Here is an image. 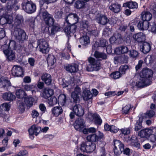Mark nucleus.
I'll use <instances>...</instances> for the list:
<instances>
[{
	"mask_svg": "<svg viewBox=\"0 0 156 156\" xmlns=\"http://www.w3.org/2000/svg\"><path fill=\"white\" fill-rule=\"evenodd\" d=\"M23 22V16L20 15L16 16L13 26L16 28L12 33L15 38L22 43L26 39V34L23 30L20 28Z\"/></svg>",
	"mask_w": 156,
	"mask_h": 156,
	"instance_id": "1",
	"label": "nucleus"
},
{
	"mask_svg": "<svg viewBox=\"0 0 156 156\" xmlns=\"http://www.w3.org/2000/svg\"><path fill=\"white\" fill-rule=\"evenodd\" d=\"M153 75L151 69L147 68L143 69L140 73V78L138 82H136V86L140 87L150 85Z\"/></svg>",
	"mask_w": 156,
	"mask_h": 156,
	"instance_id": "2",
	"label": "nucleus"
},
{
	"mask_svg": "<svg viewBox=\"0 0 156 156\" xmlns=\"http://www.w3.org/2000/svg\"><path fill=\"white\" fill-rule=\"evenodd\" d=\"M34 99L32 97H25L23 99L18 100L17 102V105L19 110L22 112L24 111L26 106L30 107L33 105Z\"/></svg>",
	"mask_w": 156,
	"mask_h": 156,
	"instance_id": "3",
	"label": "nucleus"
},
{
	"mask_svg": "<svg viewBox=\"0 0 156 156\" xmlns=\"http://www.w3.org/2000/svg\"><path fill=\"white\" fill-rule=\"evenodd\" d=\"M22 7L24 10L29 13L34 12L36 9V5L31 1L23 2L22 4Z\"/></svg>",
	"mask_w": 156,
	"mask_h": 156,
	"instance_id": "4",
	"label": "nucleus"
},
{
	"mask_svg": "<svg viewBox=\"0 0 156 156\" xmlns=\"http://www.w3.org/2000/svg\"><path fill=\"white\" fill-rule=\"evenodd\" d=\"M94 15L95 20L99 24L104 25L108 23V20L106 16L101 14L99 11H96Z\"/></svg>",
	"mask_w": 156,
	"mask_h": 156,
	"instance_id": "5",
	"label": "nucleus"
},
{
	"mask_svg": "<svg viewBox=\"0 0 156 156\" xmlns=\"http://www.w3.org/2000/svg\"><path fill=\"white\" fill-rule=\"evenodd\" d=\"M39 51L43 53H47L49 52V48L47 42L44 39H40L37 41Z\"/></svg>",
	"mask_w": 156,
	"mask_h": 156,
	"instance_id": "6",
	"label": "nucleus"
},
{
	"mask_svg": "<svg viewBox=\"0 0 156 156\" xmlns=\"http://www.w3.org/2000/svg\"><path fill=\"white\" fill-rule=\"evenodd\" d=\"M8 48L6 44L2 45V48L3 50V51L9 60L12 61L15 60L16 58L15 52L12 50L7 49Z\"/></svg>",
	"mask_w": 156,
	"mask_h": 156,
	"instance_id": "7",
	"label": "nucleus"
},
{
	"mask_svg": "<svg viewBox=\"0 0 156 156\" xmlns=\"http://www.w3.org/2000/svg\"><path fill=\"white\" fill-rule=\"evenodd\" d=\"M42 17L46 24L49 26L53 25L55 22V20L51 15L47 11H45L43 12Z\"/></svg>",
	"mask_w": 156,
	"mask_h": 156,
	"instance_id": "8",
	"label": "nucleus"
},
{
	"mask_svg": "<svg viewBox=\"0 0 156 156\" xmlns=\"http://www.w3.org/2000/svg\"><path fill=\"white\" fill-rule=\"evenodd\" d=\"M114 153L116 155H119L122 153L124 150V144L118 140H114Z\"/></svg>",
	"mask_w": 156,
	"mask_h": 156,
	"instance_id": "9",
	"label": "nucleus"
},
{
	"mask_svg": "<svg viewBox=\"0 0 156 156\" xmlns=\"http://www.w3.org/2000/svg\"><path fill=\"white\" fill-rule=\"evenodd\" d=\"M71 109L75 114L78 116H82L84 114V109L80 104L75 105Z\"/></svg>",
	"mask_w": 156,
	"mask_h": 156,
	"instance_id": "10",
	"label": "nucleus"
},
{
	"mask_svg": "<svg viewBox=\"0 0 156 156\" xmlns=\"http://www.w3.org/2000/svg\"><path fill=\"white\" fill-rule=\"evenodd\" d=\"M85 126L84 120L81 118H78L74 124L75 129L80 132H81Z\"/></svg>",
	"mask_w": 156,
	"mask_h": 156,
	"instance_id": "11",
	"label": "nucleus"
},
{
	"mask_svg": "<svg viewBox=\"0 0 156 156\" xmlns=\"http://www.w3.org/2000/svg\"><path fill=\"white\" fill-rule=\"evenodd\" d=\"M109 41L112 44L115 43L117 44H119L122 43L123 40L120 34L115 33L114 35L110 38Z\"/></svg>",
	"mask_w": 156,
	"mask_h": 156,
	"instance_id": "12",
	"label": "nucleus"
},
{
	"mask_svg": "<svg viewBox=\"0 0 156 156\" xmlns=\"http://www.w3.org/2000/svg\"><path fill=\"white\" fill-rule=\"evenodd\" d=\"M12 75L14 76L20 77L23 74V69L20 66H14L12 70Z\"/></svg>",
	"mask_w": 156,
	"mask_h": 156,
	"instance_id": "13",
	"label": "nucleus"
},
{
	"mask_svg": "<svg viewBox=\"0 0 156 156\" xmlns=\"http://www.w3.org/2000/svg\"><path fill=\"white\" fill-rule=\"evenodd\" d=\"M78 17L76 14L71 13L67 16L65 20L67 23L69 24H74L78 21Z\"/></svg>",
	"mask_w": 156,
	"mask_h": 156,
	"instance_id": "14",
	"label": "nucleus"
},
{
	"mask_svg": "<svg viewBox=\"0 0 156 156\" xmlns=\"http://www.w3.org/2000/svg\"><path fill=\"white\" fill-rule=\"evenodd\" d=\"M81 90L78 86H76L74 89V91L71 94V97L73 100V101L77 103L79 100V95H81Z\"/></svg>",
	"mask_w": 156,
	"mask_h": 156,
	"instance_id": "15",
	"label": "nucleus"
},
{
	"mask_svg": "<svg viewBox=\"0 0 156 156\" xmlns=\"http://www.w3.org/2000/svg\"><path fill=\"white\" fill-rule=\"evenodd\" d=\"M1 2L5 3L7 1L9 2L7 3L5 8V10L6 12H7L10 11L14 7L15 4L16 3V1L15 0H0Z\"/></svg>",
	"mask_w": 156,
	"mask_h": 156,
	"instance_id": "16",
	"label": "nucleus"
},
{
	"mask_svg": "<svg viewBox=\"0 0 156 156\" xmlns=\"http://www.w3.org/2000/svg\"><path fill=\"white\" fill-rule=\"evenodd\" d=\"M155 112L154 110H150L147 111L145 113H143L139 115V117L140 119V121H142L143 119L151 118L154 115Z\"/></svg>",
	"mask_w": 156,
	"mask_h": 156,
	"instance_id": "17",
	"label": "nucleus"
},
{
	"mask_svg": "<svg viewBox=\"0 0 156 156\" xmlns=\"http://www.w3.org/2000/svg\"><path fill=\"white\" fill-rule=\"evenodd\" d=\"M66 70L71 73H75L78 70V66L75 63H72L69 64L65 66Z\"/></svg>",
	"mask_w": 156,
	"mask_h": 156,
	"instance_id": "18",
	"label": "nucleus"
},
{
	"mask_svg": "<svg viewBox=\"0 0 156 156\" xmlns=\"http://www.w3.org/2000/svg\"><path fill=\"white\" fill-rule=\"evenodd\" d=\"M153 132L152 130L151 129H144L141 130L138 133V135L141 138H146L149 136L150 138V136L151 133Z\"/></svg>",
	"mask_w": 156,
	"mask_h": 156,
	"instance_id": "19",
	"label": "nucleus"
},
{
	"mask_svg": "<svg viewBox=\"0 0 156 156\" xmlns=\"http://www.w3.org/2000/svg\"><path fill=\"white\" fill-rule=\"evenodd\" d=\"M88 60L90 64L94 66L93 67L95 69V70L97 71L100 69V63L99 61H96L94 58L91 57H89Z\"/></svg>",
	"mask_w": 156,
	"mask_h": 156,
	"instance_id": "20",
	"label": "nucleus"
},
{
	"mask_svg": "<svg viewBox=\"0 0 156 156\" xmlns=\"http://www.w3.org/2000/svg\"><path fill=\"white\" fill-rule=\"evenodd\" d=\"M41 130V128L39 126L33 125L29 129L28 131L30 135L34 134L37 136Z\"/></svg>",
	"mask_w": 156,
	"mask_h": 156,
	"instance_id": "21",
	"label": "nucleus"
},
{
	"mask_svg": "<svg viewBox=\"0 0 156 156\" xmlns=\"http://www.w3.org/2000/svg\"><path fill=\"white\" fill-rule=\"evenodd\" d=\"M137 26L140 30H147L149 27V22L143 20L140 21L138 23Z\"/></svg>",
	"mask_w": 156,
	"mask_h": 156,
	"instance_id": "22",
	"label": "nucleus"
},
{
	"mask_svg": "<svg viewBox=\"0 0 156 156\" xmlns=\"http://www.w3.org/2000/svg\"><path fill=\"white\" fill-rule=\"evenodd\" d=\"M41 78L47 85H49L51 84L52 79L50 74L47 73H44L41 76Z\"/></svg>",
	"mask_w": 156,
	"mask_h": 156,
	"instance_id": "23",
	"label": "nucleus"
},
{
	"mask_svg": "<svg viewBox=\"0 0 156 156\" xmlns=\"http://www.w3.org/2000/svg\"><path fill=\"white\" fill-rule=\"evenodd\" d=\"M109 9L115 13H118L120 11L121 6L120 4L117 3H113L109 6Z\"/></svg>",
	"mask_w": 156,
	"mask_h": 156,
	"instance_id": "24",
	"label": "nucleus"
},
{
	"mask_svg": "<svg viewBox=\"0 0 156 156\" xmlns=\"http://www.w3.org/2000/svg\"><path fill=\"white\" fill-rule=\"evenodd\" d=\"M128 51V48L127 47L122 46L116 48L115 49L114 51L116 54H120L126 53Z\"/></svg>",
	"mask_w": 156,
	"mask_h": 156,
	"instance_id": "25",
	"label": "nucleus"
},
{
	"mask_svg": "<svg viewBox=\"0 0 156 156\" xmlns=\"http://www.w3.org/2000/svg\"><path fill=\"white\" fill-rule=\"evenodd\" d=\"M53 93L54 92L52 89L46 88L44 90L42 97L45 99H47L53 95Z\"/></svg>",
	"mask_w": 156,
	"mask_h": 156,
	"instance_id": "26",
	"label": "nucleus"
},
{
	"mask_svg": "<svg viewBox=\"0 0 156 156\" xmlns=\"http://www.w3.org/2000/svg\"><path fill=\"white\" fill-rule=\"evenodd\" d=\"M145 35L143 33L140 32L133 35V38L138 42H141L145 39Z\"/></svg>",
	"mask_w": 156,
	"mask_h": 156,
	"instance_id": "27",
	"label": "nucleus"
},
{
	"mask_svg": "<svg viewBox=\"0 0 156 156\" xmlns=\"http://www.w3.org/2000/svg\"><path fill=\"white\" fill-rule=\"evenodd\" d=\"M2 98L5 101H12L15 99L16 97L11 93H5L3 94Z\"/></svg>",
	"mask_w": 156,
	"mask_h": 156,
	"instance_id": "28",
	"label": "nucleus"
},
{
	"mask_svg": "<svg viewBox=\"0 0 156 156\" xmlns=\"http://www.w3.org/2000/svg\"><path fill=\"white\" fill-rule=\"evenodd\" d=\"M108 44V42L105 39H103L100 40L99 42H95L93 46L92 49L95 50L96 48L98 47H105Z\"/></svg>",
	"mask_w": 156,
	"mask_h": 156,
	"instance_id": "29",
	"label": "nucleus"
},
{
	"mask_svg": "<svg viewBox=\"0 0 156 156\" xmlns=\"http://www.w3.org/2000/svg\"><path fill=\"white\" fill-rule=\"evenodd\" d=\"M151 45L147 42H144L141 46L140 49L144 53L148 52L151 49Z\"/></svg>",
	"mask_w": 156,
	"mask_h": 156,
	"instance_id": "30",
	"label": "nucleus"
},
{
	"mask_svg": "<svg viewBox=\"0 0 156 156\" xmlns=\"http://www.w3.org/2000/svg\"><path fill=\"white\" fill-rule=\"evenodd\" d=\"M142 20L149 22L152 18V14L149 12L144 11L141 14Z\"/></svg>",
	"mask_w": 156,
	"mask_h": 156,
	"instance_id": "31",
	"label": "nucleus"
},
{
	"mask_svg": "<svg viewBox=\"0 0 156 156\" xmlns=\"http://www.w3.org/2000/svg\"><path fill=\"white\" fill-rule=\"evenodd\" d=\"M16 94L17 98L21 99H23L27 96V94L24 90L21 89L16 90Z\"/></svg>",
	"mask_w": 156,
	"mask_h": 156,
	"instance_id": "32",
	"label": "nucleus"
},
{
	"mask_svg": "<svg viewBox=\"0 0 156 156\" xmlns=\"http://www.w3.org/2000/svg\"><path fill=\"white\" fill-rule=\"evenodd\" d=\"M63 112L62 108L60 106H56L52 109V113L55 116H58Z\"/></svg>",
	"mask_w": 156,
	"mask_h": 156,
	"instance_id": "33",
	"label": "nucleus"
},
{
	"mask_svg": "<svg viewBox=\"0 0 156 156\" xmlns=\"http://www.w3.org/2000/svg\"><path fill=\"white\" fill-rule=\"evenodd\" d=\"M0 83L1 87L3 88L6 90H7L8 88L10 86V83L9 80L3 79L2 78H1Z\"/></svg>",
	"mask_w": 156,
	"mask_h": 156,
	"instance_id": "34",
	"label": "nucleus"
},
{
	"mask_svg": "<svg viewBox=\"0 0 156 156\" xmlns=\"http://www.w3.org/2000/svg\"><path fill=\"white\" fill-rule=\"evenodd\" d=\"M114 59L117 62L122 63H127L128 61V57L127 56L124 55H121L118 57H115Z\"/></svg>",
	"mask_w": 156,
	"mask_h": 156,
	"instance_id": "35",
	"label": "nucleus"
},
{
	"mask_svg": "<svg viewBox=\"0 0 156 156\" xmlns=\"http://www.w3.org/2000/svg\"><path fill=\"white\" fill-rule=\"evenodd\" d=\"M123 6L130 9H136L138 7V4L136 2H130L124 3Z\"/></svg>",
	"mask_w": 156,
	"mask_h": 156,
	"instance_id": "36",
	"label": "nucleus"
},
{
	"mask_svg": "<svg viewBox=\"0 0 156 156\" xmlns=\"http://www.w3.org/2000/svg\"><path fill=\"white\" fill-rule=\"evenodd\" d=\"M87 152L90 153L93 152L96 148V145L94 143H92L90 141H87Z\"/></svg>",
	"mask_w": 156,
	"mask_h": 156,
	"instance_id": "37",
	"label": "nucleus"
},
{
	"mask_svg": "<svg viewBox=\"0 0 156 156\" xmlns=\"http://www.w3.org/2000/svg\"><path fill=\"white\" fill-rule=\"evenodd\" d=\"M80 41L81 44L86 46L90 43L89 37L87 36H83L80 38Z\"/></svg>",
	"mask_w": 156,
	"mask_h": 156,
	"instance_id": "38",
	"label": "nucleus"
},
{
	"mask_svg": "<svg viewBox=\"0 0 156 156\" xmlns=\"http://www.w3.org/2000/svg\"><path fill=\"white\" fill-rule=\"evenodd\" d=\"M58 101L61 105H64L66 101V95L63 94H60L58 97Z\"/></svg>",
	"mask_w": 156,
	"mask_h": 156,
	"instance_id": "39",
	"label": "nucleus"
},
{
	"mask_svg": "<svg viewBox=\"0 0 156 156\" xmlns=\"http://www.w3.org/2000/svg\"><path fill=\"white\" fill-rule=\"evenodd\" d=\"M56 61V59L53 55H48L47 58V63L48 65L51 66L53 65Z\"/></svg>",
	"mask_w": 156,
	"mask_h": 156,
	"instance_id": "40",
	"label": "nucleus"
},
{
	"mask_svg": "<svg viewBox=\"0 0 156 156\" xmlns=\"http://www.w3.org/2000/svg\"><path fill=\"white\" fill-rule=\"evenodd\" d=\"M98 137L95 134L90 135L87 137V141H90L91 142H96L98 141Z\"/></svg>",
	"mask_w": 156,
	"mask_h": 156,
	"instance_id": "41",
	"label": "nucleus"
},
{
	"mask_svg": "<svg viewBox=\"0 0 156 156\" xmlns=\"http://www.w3.org/2000/svg\"><path fill=\"white\" fill-rule=\"evenodd\" d=\"M94 55L97 58H101L103 59H106L107 58V55L105 53L98 51H95Z\"/></svg>",
	"mask_w": 156,
	"mask_h": 156,
	"instance_id": "42",
	"label": "nucleus"
},
{
	"mask_svg": "<svg viewBox=\"0 0 156 156\" xmlns=\"http://www.w3.org/2000/svg\"><path fill=\"white\" fill-rule=\"evenodd\" d=\"M83 97L84 100L87 101L91 98L92 94L90 91H85L83 92Z\"/></svg>",
	"mask_w": 156,
	"mask_h": 156,
	"instance_id": "43",
	"label": "nucleus"
},
{
	"mask_svg": "<svg viewBox=\"0 0 156 156\" xmlns=\"http://www.w3.org/2000/svg\"><path fill=\"white\" fill-rule=\"evenodd\" d=\"M92 116L95 123L101 125L102 121L99 116L97 114H94Z\"/></svg>",
	"mask_w": 156,
	"mask_h": 156,
	"instance_id": "44",
	"label": "nucleus"
},
{
	"mask_svg": "<svg viewBox=\"0 0 156 156\" xmlns=\"http://www.w3.org/2000/svg\"><path fill=\"white\" fill-rule=\"evenodd\" d=\"M63 12L60 9H56L55 11L54 17L57 19H59L62 17Z\"/></svg>",
	"mask_w": 156,
	"mask_h": 156,
	"instance_id": "45",
	"label": "nucleus"
},
{
	"mask_svg": "<svg viewBox=\"0 0 156 156\" xmlns=\"http://www.w3.org/2000/svg\"><path fill=\"white\" fill-rule=\"evenodd\" d=\"M85 5V2L82 0H78L76 2L75 7L78 9L83 8Z\"/></svg>",
	"mask_w": 156,
	"mask_h": 156,
	"instance_id": "46",
	"label": "nucleus"
},
{
	"mask_svg": "<svg viewBox=\"0 0 156 156\" xmlns=\"http://www.w3.org/2000/svg\"><path fill=\"white\" fill-rule=\"evenodd\" d=\"M60 30V28L58 24L53 25L51 29V34L52 35H54L58 31Z\"/></svg>",
	"mask_w": 156,
	"mask_h": 156,
	"instance_id": "47",
	"label": "nucleus"
},
{
	"mask_svg": "<svg viewBox=\"0 0 156 156\" xmlns=\"http://www.w3.org/2000/svg\"><path fill=\"white\" fill-rule=\"evenodd\" d=\"M129 55L132 58L135 59L138 55V53L135 50H130L129 51Z\"/></svg>",
	"mask_w": 156,
	"mask_h": 156,
	"instance_id": "48",
	"label": "nucleus"
},
{
	"mask_svg": "<svg viewBox=\"0 0 156 156\" xmlns=\"http://www.w3.org/2000/svg\"><path fill=\"white\" fill-rule=\"evenodd\" d=\"M87 141L82 143L80 145V149L81 151L83 152H87Z\"/></svg>",
	"mask_w": 156,
	"mask_h": 156,
	"instance_id": "49",
	"label": "nucleus"
},
{
	"mask_svg": "<svg viewBox=\"0 0 156 156\" xmlns=\"http://www.w3.org/2000/svg\"><path fill=\"white\" fill-rule=\"evenodd\" d=\"M9 45H7L8 48L7 49L10 50V49H15L16 48V43L13 40H10L8 44Z\"/></svg>",
	"mask_w": 156,
	"mask_h": 156,
	"instance_id": "50",
	"label": "nucleus"
},
{
	"mask_svg": "<svg viewBox=\"0 0 156 156\" xmlns=\"http://www.w3.org/2000/svg\"><path fill=\"white\" fill-rule=\"evenodd\" d=\"M47 102L50 106H52L57 103V100L56 98L54 97L48 99Z\"/></svg>",
	"mask_w": 156,
	"mask_h": 156,
	"instance_id": "51",
	"label": "nucleus"
},
{
	"mask_svg": "<svg viewBox=\"0 0 156 156\" xmlns=\"http://www.w3.org/2000/svg\"><path fill=\"white\" fill-rule=\"evenodd\" d=\"M9 105L7 103H3L0 105V109L2 111H9Z\"/></svg>",
	"mask_w": 156,
	"mask_h": 156,
	"instance_id": "52",
	"label": "nucleus"
},
{
	"mask_svg": "<svg viewBox=\"0 0 156 156\" xmlns=\"http://www.w3.org/2000/svg\"><path fill=\"white\" fill-rule=\"evenodd\" d=\"M122 75L120 72L116 71L111 73V76L114 79H115L119 78Z\"/></svg>",
	"mask_w": 156,
	"mask_h": 156,
	"instance_id": "53",
	"label": "nucleus"
},
{
	"mask_svg": "<svg viewBox=\"0 0 156 156\" xmlns=\"http://www.w3.org/2000/svg\"><path fill=\"white\" fill-rule=\"evenodd\" d=\"M131 108V105L128 104L122 108V112L125 114H128L130 109Z\"/></svg>",
	"mask_w": 156,
	"mask_h": 156,
	"instance_id": "54",
	"label": "nucleus"
},
{
	"mask_svg": "<svg viewBox=\"0 0 156 156\" xmlns=\"http://www.w3.org/2000/svg\"><path fill=\"white\" fill-rule=\"evenodd\" d=\"M128 68V66L127 65L121 66L119 68V72H120L122 75L124 74Z\"/></svg>",
	"mask_w": 156,
	"mask_h": 156,
	"instance_id": "55",
	"label": "nucleus"
},
{
	"mask_svg": "<svg viewBox=\"0 0 156 156\" xmlns=\"http://www.w3.org/2000/svg\"><path fill=\"white\" fill-rule=\"evenodd\" d=\"M150 10L154 14H156V4L153 3L150 6Z\"/></svg>",
	"mask_w": 156,
	"mask_h": 156,
	"instance_id": "56",
	"label": "nucleus"
},
{
	"mask_svg": "<svg viewBox=\"0 0 156 156\" xmlns=\"http://www.w3.org/2000/svg\"><path fill=\"white\" fill-rule=\"evenodd\" d=\"M0 117L3 118V121L8 122L9 121V116L6 114L1 113H0Z\"/></svg>",
	"mask_w": 156,
	"mask_h": 156,
	"instance_id": "57",
	"label": "nucleus"
},
{
	"mask_svg": "<svg viewBox=\"0 0 156 156\" xmlns=\"http://www.w3.org/2000/svg\"><path fill=\"white\" fill-rule=\"evenodd\" d=\"M120 131L121 133L125 135H127L130 133V129L129 128H122Z\"/></svg>",
	"mask_w": 156,
	"mask_h": 156,
	"instance_id": "58",
	"label": "nucleus"
},
{
	"mask_svg": "<svg viewBox=\"0 0 156 156\" xmlns=\"http://www.w3.org/2000/svg\"><path fill=\"white\" fill-rule=\"evenodd\" d=\"M141 123L140 122H137L135 125L134 129L136 131H138L142 128Z\"/></svg>",
	"mask_w": 156,
	"mask_h": 156,
	"instance_id": "59",
	"label": "nucleus"
},
{
	"mask_svg": "<svg viewBox=\"0 0 156 156\" xmlns=\"http://www.w3.org/2000/svg\"><path fill=\"white\" fill-rule=\"evenodd\" d=\"M28 152L25 150L20 151L17 154V156H24L27 154Z\"/></svg>",
	"mask_w": 156,
	"mask_h": 156,
	"instance_id": "60",
	"label": "nucleus"
},
{
	"mask_svg": "<svg viewBox=\"0 0 156 156\" xmlns=\"http://www.w3.org/2000/svg\"><path fill=\"white\" fill-rule=\"evenodd\" d=\"M71 25L69 26V29H70L72 33V34H73L75 33L76 31V25L74 24H72Z\"/></svg>",
	"mask_w": 156,
	"mask_h": 156,
	"instance_id": "61",
	"label": "nucleus"
},
{
	"mask_svg": "<svg viewBox=\"0 0 156 156\" xmlns=\"http://www.w3.org/2000/svg\"><path fill=\"white\" fill-rule=\"evenodd\" d=\"M137 138L135 135H133L131 137V139L129 140V142L131 145H135L134 143V142L136 141L137 140Z\"/></svg>",
	"mask_w": 156,
	"mask_h": 156,
	"instance_id": "62",
	"label": "nucleus"
},
{
	"mask_svg": "<svg viewBox=\"0 0 156 156\" xmlns=\"http://www.w3.org/2000/svg\"><path fill=\"white\" fill-rule=\"evenodd\" d=\"M150 140L153 142H154L156 141V130L155 131H154V134H152L151 133V135L150 136Z\"/></svg>",
	"mask_w": 156,
	"mask_h": 156,
	"instance_id": "63",
	"label": "nucleus"
},
{
	"mask_svg": "<svg viewBox=\"0 0 156 156\" xmlns=\"http://www.w3.org/2000/svg\"><path fill=\"white\" fill-rule=\"evenodd\" d=\"M6 23L10 24L12 23L13 21L12 17L11 16H6Z\"/></svg>",
	"mask_w": 156,
	"mask_h": 156,
	"instance_id": "64",
	"label": "nucleus"
}]
</instances>
